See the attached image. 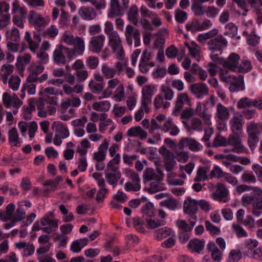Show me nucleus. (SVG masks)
<instances>
[{
    "mask_svg": "<svg viewBox=\"0 0 262 262\" xmlns=\"http://www.w3.org/2000/svg\"><path fill=\"white\" fill-rule=\"evenodd\" d=\"M254 190L256 192L252 194H246L242 198V203L244 206L249 207L252 205V213L256 216L262 214V189L259 187L240 185L236 187V192L242 193L244 192Z\"/></svg>",
    "mask_w": 262,
    "mask_h": 262,
    "instance_id": "f257e3e1",
    "label": "nucleus"
},
{
    "mask_svg": "<svg viewBox=\"0 0 262 262\" xmlns=\"http://www.w3.org/2000/svg\"><path fill=\"white\" fill-rule=\"evenodd\" d=\"M244 121L241 115H234L230 120V128L232 133L238 135L243 130Z\"/></svg>",
    "mask_w": 262,
    "mask_h": 262,
    "instance_id": "a878e982",
    "label": "nucleus"
},
{
    "mask_svg": "<svg viewBox=\"0 0 262 262\" xmlns=\"http://www.w3.org/2000/svg\"><path fill=\"white\" fill-rule=\"evenodd\" d=\"M3 101L4 106L6 108L11 106L18 108L23 104V102L17 95L13 94L10 95L8 93L5 92L3 95Z\"/></svg>",
    "mask_w": 262,
    "mask_h": 262,
    "instance_id": "6ab92c4d",
    "label": "nucleus"
},
{
    "mask_svg": "<svg viewBox=\"0 0 262 262\" xmlns=\"http://www.w3.org/2000/svg\"><path fill=\"white\" fill-rule=\"evenodd\" d=\"M146 221V227L147 228L151 229H155L161 226H164L166 224V222L164 220L158 219L155 217V216L147 219Z\"/></svg>",
    "mask_w": 262,
    "mask_h": 262,
    "instance_id": "09e8293b",
    "label": "nucleus"
},
{
    "mask_svg": "<svg viewBox=\"0 0 262 262\" xmlns=\"http://www.w3.org/2000/svg\"><path fill=\"white\" fill-rule=\"evenodd\" d=\"M240 56L235 53H231L227 59H224L223 67L233 72H237Z\"/></svg>",
    "mask_w": 262,
    "mask_h": 262,
    "instance_id": "5701e85b",
    "label": "nucleus"
},
{
    "mask_svg": "<svg viewBox=\"0 0 262 262\" xmlns=\"http://www.w3.org/2000/svg\"><path fill=\"white\" fill-rule=\"evenodd\" d=\"M99 130L101 133H104L107 127L113 125V122L112 119L108 118L107 115L105 113L100 114L99 115Z\"/></svg>",
    "mask_w": 262,
    "mask_h": 262,
    "instance_id": "a18cd8bd",
    "label": "nucleus"
},
{
    "mask_svg": "<svg viewBox=\"0 0 262 262\" xmlns=\"http://www.w3.org/2000/svg\"><path fill=\"white\" fill-rule=\"evenodd\" d=\"M233 146L229 151L237 154L248 153V150L242 144L238 136H230L227 139V145Z\"/></svg>",
    "mask_w": 262,
    "mask_h": 262,
    "instance_id": "4468645a",
    "label": "nucleus"
},
{
    "mask_svg": "<svg viewBox=\"0 0 262 262\" xmlns=\"http://www.w3.org/2000/svg\"><path fill=\"white\" fill-rule=\"evenodd\" d=\"M91 147V143L89 140L85 138L82 140L76 149L77 152L79 155H86L88 152V149Z\"/></svg>",
    "mask_w": 262,
    "mask_h": 262,
    "instance_id": "680f3d73",
    "label": "nucleus"
},
{
    "mask_svg": "<svg viewBox=\"0 0 262 262\" xmlns=\"http://www.w3.org/2000/svg\"><path fill=\"white\" fill-rule=\"evenodd\" d=\"M29 22L37 29L44 28L47 24L46 19L40 14L34 11L29 12Z\"/></svg>",
    "mask_w": 262,
    "mask_h": 262,
    "instance_id": "4be33fe9",
    "label": "nucleus"
},
{
    "mask_svg": "<svg viewBox=\"0 0 262 262\" xmlns=\"http://www.w3.org/2000/svg\"><path fill=\"white\" fill-rule=\"evenodd\" d=\"M174 233L171 228L164 227L156 230L154 233V237L156 240L161 241L170 236H173Z\"/></svg>",
    "mask_w": 262,
    "mask_h": 262,
    "instance_id": "ea45409f",
    "label": "nucleus"
},
{
    "mask_svg": "<svg viewBox=\"0 0 262 262\" xmlns=\"http://www.w3.org/2000/svg\"><path fill=\"white\" fill-rule=\"evenodd\" d=\"M188 222L189 224H188L185 220H179L177 221L176 224L179 228L181 229V231L191 232L196 224V220L189 218Z\"/></svg>",
    "mask_w": 262,
    "mask_h": 262,
    "instance_id": "37998d69",
    "label": "nucleus"
},
{
    "mask_svg": "<svg viewBox=\"0 0 262 262\" xmlns=\"http://www.w3.org/2000/svg\"><path fill=\"white\" fill-rule=\"evenodd\" d=\"M163 158L164 167L167 171H171L177 164L174 154L164 146H162L159 151Z\"/></svg>",
    "mask_w": 262,
    "mask_h": 262,
    "instance_id": "9b49d317",
    "label": "nucleus"
},
{
    "mask_svg": "<svg viewBox=\"0 0 262 262\" xmlns=\"http://www.w3.org/2000/svg\"><path fill=\"white\" fill-rule=\"evenodd\" d=\"M205 247V241L194 238L189 241L187 245L188 249L192 253L200 254Z\"/></svg>",
    "mask_w": 262,
    "mask_h": 262,
    "instance_id": "7c9ffc66",
    "label": "nucleus"
},
{
    "mask_svg": "<svg viewBox=\"0 0 262 262\" xmlns=\"http://www.w3.org/2000/svg\"><path fill=\"white\" fill-rule=\"evenodd\" d=\"M61 40L67 45L74 46L70 48L75 51V53L78 55H83L85 50V43L81 37H75L73 33L69 31H66L63 34Z\"/></svg>",
    "mask_w": 262,
    "mask_h": 262,
    "instance_id": "20e7f679",
    "label": "nucleus"
},
{
    "mask_svg": "<svg viewBox=\"0 0 262 262\" xmlns=\"http://www.w3.org/2000/svg\"><path fill=\"white\" fill-rule=\"evenodd\" d=\"M105 40V37L103 34L92 37L89 44V51L92 53H99L104 46Z\"/></svg>",
    "mask_w": 262,
    "mask_h": 262,
    "instance_id": "ddd939ff",
    "label": "nucleus"
},
{
    "mask_svg": "<svg viewBox=\"0 0 262 262\" xmlns=\"http://www.w3.org/2000/svg\"><path fill=\"white\" fill-rule=\"evenodd\" d=\"M154 105L156 110L160 108L166 109L170 106V103L165 100V99L162 97V95L158 94L155 98Z\"/></svg>",
    "mask_w": 262,
    "mask_h": 262,
    "instance_id": "6e6d98bb",
    "label": "nucleus"
},
{
    "mask_svg": "<svg viewBox=\"0 0 262 262\" xmlns=\"http://www.w3.org/2000/svg\"><path fill=\"white\" fill-rule=\"evenodd\" d=\"M139 9L135 5L130 6L127 13V19L132 24L137 26L139 23Z\"/></svg>",
    "mask_w": 262,
    "mask_h": 262,
    "instance_id": "a19ab883",
    "label": "nucleus"
},
{
    "mask_svg": "<svg viewBox=\"0 0 262 262\" xmlns=\"http://www.w3.org/2000/svg\"><path fill=\"white\" fill-rule=\"evenodd\" d=\"M54 217L53 212H50L46 214L40 220L41 225L43 226L40 227L38 226L34 225L35 230H41L43 232L47 233H51L57 230L58 226L59 221L58 220L53 219Z\"/></svg>",
    "mask_w": 262,
    "mask_h": 262,
    "instance_id": "0eeeda50",
    "label": "nucleus"
},
{
    "mask_svg": "<svg viewBox=\"0 0 262 262\" xmlns=\"http://www.w3.org/2000/svg\"><path fill=\"white\" fill-rule=\"evenodd\" d=\"M189 52L190 56L196 59L197 60L200 59L201 48L195 42L192 41L188 46Z\"/></svg>",
    "mask_w": 262,
    "mask_h": 262,
    "instance_id": "e2e57ef3",
    "label": "nucleus"
},
{
    "mask_svg": "<svg viewBox=\"0 0 262 262\" xmlns=\"http://www.w3.org/2000/svg\"><path fill=\"white\" fill-rule=\"evenodd\" d=\"M101 71L105 78L108 79L114 78L117 75L115 69L107 63H103L101 65Z\"/></svg>",
    "mask_w": 262,
    "mask_h": 262,
    "instance_id": "8fccbe9b",
    "label": "nucleus"
},
{
    "mask_svg": "<svg viewBox=\"0 0 262 262\" xmlns=\"http://www.w3.org/2000/svg\"><path fill=\"white\" fill-rule=\"evenodd\" d=\"M6 38L8 41L18 42L20 39L18 29L16 28H14L11 30H8L6 32Z\"/></svg>",
    "mask_w": 262,
    "mask_h": 262,
    "instance_id": "bf43d9fd",
    "label": "nucleus"
},
{
    "mask_svg": "<svg viewBox=\"0 0 262 262\" xmlns=\"http://www.w3.org/2000/svg\"><path fill=\"white\" fill-rule=\"evenodd\" d=\"M123 14V10L118 0H111V8L108 14V17L113 18L118 16L122 15Z\"/></svg>",
    "mask_w": 262,
    "mask_h": 262,
    "instance_id": "e433bc0d",
    "label": "nucleus"
},
{
    "mask_svg": "<svg viewBox=\"0 0 262 262\" xmlns=\"http://www.w3.org/2000/svg\"><path fill=\"white\" fill-rule=\"evenodd\" d=\"M113 94L112 98L117 102L121 101L125 96L124 86L118 78L109 79L107 86L103 91V95L105 98L109 97Z\"/></svg>",
    "mask_w": 262,
    "mask_h": 262,
    "instance_id": "7ed1b4c3",
    "label": "nucleus"
},
{
    "mask_svg": "<svg viewBox=\"0 0 262 262\" xmlns=\"http://www.w3.org/2000/svg\"><path fill=\"white\" fill-rule=\"evenodd\" d=\"M12 13L14 14H19L25 16L27 10L25 6H21L18 0H14L12 4Z\"/></svg>",
    "mask_w": 262,
    "mask_h": 262,
    "instance_id": "13d9d810",
    "label": "nucleus"
},
{
    "mask_svg": "<svg viewBox=\"0 0 262 262\" xmlns=\"http://www.w3.org/2000/svg\"><path fill=\"white\" fill-rule=\"evenodd\" d=\"M230 81V82H226L230 84L229 89L230 92H235L243 91L245 89L243 77L242 76L240 75L238 78L233 76L231 77Z\"/></svg>",
    "mask_w": 262,
    "mask_h": 262,
    "instance_id": "c85d7f7f",
    "label": "nucleus"
},
{
    "mask_svg": "<svg viewBox=\"0 0 262 262\" xmlns=\"http://www.w3.org/2000/svg\"><path fill=\"white\" fill-rule=\"evenodd\" d=\"M190 91L197 98H202L209 93V89L207 85L203 83H196L190 85Z\"/></svg>",
    "mask_w": 262,
    "mask_h": 262,
    "instance_id": "393cba45",
    "label": "nucleus"
},
{
    "mask_svg": "<svg viewBox=\"0 0 262 262\" xmlns=\"http://www.w3.org/2000/svg\"><path fill=\"white\" fill-rule=\"evenodd\" d=\"M8 140L12 146H20L19 135L15 127H13L8 131Z\"/></svg>",
    "mask_w": 262,
    "mask_h": 262,
    "instance_id": "49530a36",
    "label": "nucleus"
},
{
    "mask_svg": "<svg viewBox=\"0 0 262 262\" xmlns=\"http://www.w3.org/2000/svg\"><path fill=\"white\" fill-rule=\"evenodd\" d=\"M126 135L129 137H138L141 140H145L147 137V133L140 126H136L129 128Z\"/></svg>",
    "mask_w": 262,
    "mask_h": 262,
    "instance_id": "473e14b6",
    "label": "nucleus"
},
{
    "mask_svg": "<svg viewBox=\"0 0 262 262\" xmlns=\"http://www.w3.org/2000/svg\"><path fill=\"white\" fill-rule=\"evenodd\" d=\"M198 201L191 199H188L184 201L183 204L184 212L186 214L190 215V218L196 220L197 217L195 214L198 212Z\"/></svg>",
    "mask_w": 262,
    "mask_h": 262,
    "instance_id": "f3484780",
    "label": "nucleus"
},
{
    "mask_svg": "<svg viewBox=\"0 0 262 262\" xmlns=\"http://www.w3.org/2000/svg\"><path fill=\"white\" fill-rule=\"evenodd\" d=\"M216 191L213 193L214 199L220 202H226L228 201V190L225 185L222 183H219L216 186Z\"/></svg>",
    "mask_w": 262,
    "mask_h": 262,
    "instance_id": "cd10ccee",
    "label": "nucleus"
},
{
    "mask_svg": "<svg viewBox=\"0 0 262 262\" xmlns=\"http://www.w3.org/2000/svg\"><path fill=\"white\" fill-rule=\"evenodd\" d=\"M246 132L247 135L260 136L262 133V125L250 121L246 124Z\"/></svg>",
    "mask_w": 262,
    "mask_h": 262,
    "instance_id": "58836bf2",
    "label": "nucleus"
},
{
    "mask_svg": "<svg viewBox=\"0 0 262 262\" xmlns=\"http://www.w3.org/2000/svg\"><path fill=\"white\" fill-rule=\"evenodd\" d=\"M184 104H190V98L187 93H180L177 95L172 114L174 116H178Z\"/></svg>",
    "mask_w": 262,
    "mask_h": 262,
    "instance_id": "412c9836",
    "label": "nucleus"
},
{
    "mask_svg": "<svg viewBox=\"0 0 262 262\" xmlns=\"http://www.w3.org/2000/svg\"><path fill=\"white\" fill-rule=\"evenodd\" d=\"M228 43L226 39L222 35H218L212 38L207 42L208 48L213 53L219 52L221 54Z\"/></svg>",
    "mask_w": 262,
    "mask_h": 262,
    "instance_id": "6e6552de",
    "label": "nucleus"
},
{
    "mask_svg": "<svg viewBox=\"0 0 262 262\" xmlns=\"http://www.w3.org/2000/svg\"><path fill=\"white\" fill-rule=\"evenodd\" d=\"M124 35L127 44L132 46L133 38L135 40V46L138 47L140 44V32L139 30L131 25H127L126 27Z\"/></svg>",
    "mask_w": 262,
    "mask_h": 262,
    "instance_id": "1a4fd4ad",
    "label": "nucleus"
},
{
    "mask_svg": "<svg viewBox=\"0 0 262 262\" xmlns=\"http://www.w3.org/2000/svg\"><path fill=\"white\" fill-rule=\"evenodd\" d=\"M230 117V112L228 108L219 103L216 105L215 117L218 121H226Z\"/></svg>",
    "mask_w": 262,
    "mask_h": 262,
    "instance_id": "2f4dec72",
    "label": "nucleus"
},
{
    "mask_svg": "<svg viewBox=\"0 0 262 262\" xmlns=\"http://www.w3.org/2000/svg\"><path fill=\"white\" fill-rule=\"evenodd\" d=\"M104 32L107 36L108 45L112 51L116 54L118 59H122L124 55V50L121 38L115 30L113 23L107 21L104 24Z\"/></svg>",
    "mask_w": 262,
    "mask_h": 262,
    "instance_id": "f03ea898",
    "label": "nucleus"
},
{
    "mask_svg": "<svg viewBox=\"0 0 262 262\" xmlns=\"http://www.w3.org/2000/svg\"><path fill=\"white\" fill-rule=\"evenodd\" d=\"M155 91V87L151 85H145L142 90V108L148 113L149 112V105L151 103V98Z\"/></svg>",
    "mask_w": 262,
    "mask_h": 262,
    "instance_id": "9d476101",
    "label": "nucleus"
},
{
    "mask_svg": "<svg viewBox=\"0 0 262 262\" xmlns=\"http://www.w3.org/2000/svg\"><path fill=\"white\" fill-rule=\"evenodd\" d=\"M24 39L28 43L29 49L32 52L35 53L37 50L41 41L40 34L38 32H35L33 34V37L32 38L30 32L27 31L25 32Z\"/></svg>",
    "mask_w": 262,
    "mask_h": 262,
    "instance_id": "aec40b11",
    "label": "nucleus"
},
{
    "mask_svg": "<svg viewBox=\"0 0 262 262\" xmlns=\"http://www.w3.org/2000/svg\"><path fill=\"white\" fill-rule=\"evenodd\" d=\"M188 147L193 151H198L203 148V145L195 139L190 137L182 138L179 142V148L183 149Z\"/></svg>",
    "mask_w": 262,
    "mask_h": 262,
    "instance_id": "2eb2a0df",
    "label": "nucleus"
},
{
    "mask_svg": "<svg viewBox=\"0 0 262 262\" xmlns=\"http://www.w3.org/2000/svg\"><path fill=\"white\" fill-rule=\"evenodd\" d=\"M14 246L16 249L19 250L23 249V255L24 256H31L34 253L35 251L34 246L32 243L30 242H18L15 243Z\"/></svg>",
    "mask_w": 262,
    "mask_h": 262,
    "instance_id": "72a5a7b5",
    "label": "nucleus"
},
{
    "mask_svg": "<svg viewBox=\"0 0 262 262\" xmlns=\"http://www.w3.org/2000/svg\"><path fill=\"white\" fill-rule=\"evenodd\" d=\"M151 53L147 50L143 51L141 55L139 68L141 72L142 73H147L150 68L155 66V63L150 61Z\"/></svg>",
    "mask_w": 262,
    "mask_h": 262,
    "instance_id": "f8f14e48",
    "label": "nucleus"
},
{
    "mask_svg": "<svg viewBox=\"0 0 262 262\" xmlns=\"http://www.w3.org/2000/svg\"><path fill=\"white\" fill-rule=\"evenodd\" d=\"M119 159L115 158L110 160L107 164L104 171L105 178L106 182L114 188L117 184L118 181L121 178V172L116 165L119 164Z\"/></svg>",
    "mask_w": 262,
    "mask_h": 262,
    "instance_id": "39448f33",
    "label": "nucleus"
},
{
    "mask_svg": "<svg viewBox=\"0 0 262 262\" xmlns=\"http://www.w3.org/2000/svg\"><path fill=\"white\" fill-rule=\"evenodd\" d=\"M202 11L203 13H202L201 14H200L198 12H195V13H194V14L195 16H202L206 14L208 17L214 18L215 17L218 15L220 10L217 8L213 6H204L203 7Z\"/></svg>",
    "mask_w": 262,
    "mask_h": 262,
    "instance_id": "c03bdc74",
    "label": "nucleus"
},
{
    "mask_svg": "<svg viewBox=\"0 0 262 262\" xmlns=\"http://www.w3.org/2000/svg\"><path fill=\"white\" fill-rule=\"evenodd\" d=\"M258 242L254 239H247L241 247L242 252L244 255L250 256L253 252V251L258 247Z\"/></svg>",
    "mask_w": 262,
    "mask_h": 262,
    "instance_id": "bb28decb",
    "label": "nucleus"
},
{
    "mask_svg": "<svg viewBox=\"0 0 262 262\" xmlns=\"http://www.w3.org/2000/svg\"><path fill=\"white\" fill-rule=\"evenodd\" d=\"M88 243V239L86 238L74 241L71 245L70 249L73 252L78 253L85 246L87 245Z\"/></svg>",
    "mask_w": 262,
    "mask_h": 262,
    "instance_id": "3c124183",
    "label": "nucleus"
},
{
    "mask_svg": "<svg viewBox=\"0 0 262 262\" xmlns=\"http://www.w3.org/2000/svg\"><path fill=\"white\" fill-rule=\"evenodd\" d=\"M77 55L75 53L74 50L60 45L54 50L53 54V59L54 62L57 64L64 65L67 63L66 56L69 60H71L75 58Z\"/></svg>",
    "mask_w": 262,
    "mask_h": 262,
    "instance_id": "423d86ee",
    "label": "nucleus"
},
{
    "mask_svg": "<svg viewBox=\"0 0 262 262\" xmlns=\"http://www.w3.org/2000/svg\"><path fill=\"white\" fill-rule=\"evenodd\" d=\"M31 60V56L29 53L19 55L17 57L16 67L18 70V74L21 76H23L25 67L30 62Z\"/></svg>",
    "mask_w": 262,
    "mask_h": 262,
    "instance_id": "b1692460",
    "label": "nucleus"
},
{
    "mask_svg": "<svg viewBox=\"0 0 262 262\" xmlns=\"http://www.w3.org/2000/svg\"><path fill=\"white\" fill-rule=\"evenodd\" d=\"M14 67L10 64H4L1 67L0 72V80L4 84H6L9 76L13 73Z\"/></svg>",
    "mask_w": 262,
    "mask_h": 262,
    "instance_id": "4c0bfd02",
    "label": "nucleus"
},
{
    "mask_svg": "<svg viewBox=\"0 0 262 262\" xmlns=\"http://www.w3.org/2000/svg\"><path fill=\"white\" fill-rule=\"evenodd\" d=\"M141 212L145 220L154 216L155 214V209L153 204L150 202L146 203L142 207Z\"/></svg>",
    "mask_w": 262,
    "mask_h": 262,
    "instance_id": "de8ad7c7",
    "label": "nucleus"
},
{
    "mask_svg": "<svg viewBox=\"0 0 262 262\" xmlns=\"http://www.w3.org/2000/svg\"><path fill=\"white\" fill-rule=\"evenodd\" d=\"M207 248L210 252L212 258L214 261H220L222 259L223 250L219 249L215 243L209 242L207 246Z\"/></svg>",
    "mask_w": 262,
    "mask_h": 262,
    "instance_id": "c9c22d12",
    "label": "nucleus"
},
{
    "mask_svg": "<svg viewBox=\"0 0 262 262\" xmlns=\"http://www.w3.org/2000/svg\"><path fill=\"white\" fill-rule=\"evenodd\" d=\"M209 0H191L192 4L191 9L193 13H203L202 8L204 6L202 4L209 2Z\"/></svg>",
    "mask_w": 262,
    "mask_h": 262,
    "instance_id": "69168bd1",
    "label": "nucleus"
},
{
    "mask_svg": "<svg viewBox=\"0 0 262 262\" xmlns=\"http://www.w3.org/2000/svg\"><path fill=\"white\" fill-rule=\"evenodd\" d=\"M46 101L42 98H39L37 101L36 107L38 112V116L40 117H46L47 112L46 111Z\"/></svg>",
    "mask_w": 262,
    "mask_h": 262,
    "instance_id": "774afa93",
    "label": "nucleus"
},
{
    "mask_svg": "<svg viewBox=\"0 0 262 262\" xmlns=\"http://www.w3.org/2000/svg\"><path fill=\"white\" fill-rule=\"evenodd\" d=\"M111 105L109 101L104 100L94 102L92 105V108L98 112H106L110 110Z\"/></svg>",
    "mask_w": 262,
    "mask_h": 262,
    "instance_id": "5fc2aeb1",
    "label": "nucleus"
},
{
    "mask_svg": "<svg viewBox=\"0 0 262 262\" xmlns=\"http://www.w3.org/2000/svg\"><path fill=\"white\" fill-rule=\"evenodd\" d=\"M109 141L104 139L98 147V150L92 155V159L95 161H104L106 157Z\"/></svg>",
    "mask_w": 262,
    "mask_h": 262,
    "instance_id": "a211bd4d",
    "label": "nucleus"
},
{
    "mask_svg": "<svg viewBox=\"0 0 262 262\" xmlns=\"http://www.w3.org/2000/svg\"><path fill=\"white\" fill-rule=\"evenodd\" d=\"M115 54L116 58L119 60L116 62L115 68H114L116 71V74L118 76H120L122 74L125 69L127 66V59L125 58V54L122 59H118Z\"/></svg>",
    "mask_w": 262,
    "mask_h": 262,
    "instance_id": "864d4df0",
    "label": "nucleus"
},
{
    "mask_svg": "<svg viewBox=\"0 0 262 262\" xmlns=\"http://www.w3.org/2000/svg\"><path fill=\"white\" fill-rule=\"evenodd\" d=\"M27 92L29 95H33L36 92V84L26 82L24 83L19 94L20 97L24 99L25 97V92Z\"/></svg>",
    "mask_w": 262,
    "mask_h": 262,
    "instance_id": "603ef678",
    "label": "nucleus"
},
{
    "mask_svg": "<svg viewBox=\"0 0 262 262\" xmlns=\"http://www.w3.org/2000/svg\"><path fill=\"white\" fill-rule=\"evenodd\" d=\"M78 14L85 20H93L97 16L96 11L93 8L88 6L81 7L78 10Z\"/></svg>",
    "mask_w": 262,
    "mask_h": 262,
    "instance_id": "c756f323",
    "label": "nucleus"
},
{
    "mask_svg": "<svg viewBox=\"0 0 262 262\" xmlns=\"http://www.w3.org/2000/svg\"><path fill=\"white\" fill-rule=\"evenodd\" d=\"M186 127L188 132L196 131L201 132L203 129V124L202 121L198 117L192 118L188 124L186 125Z\"/></svg>",
    "mask_w": 262,
    "mask_h": 262,
    "instance_id": "79ce46f5",
    "label": "nucleus"
},
{
    "mask_svg": "<svg viewBox=\"0 0 262 262\" xmlns=\"http://www.w3.org/2000/svg\"><path fill=\"white\" fill-rule=\"evenodd\" d=\"M164 174L159 169L155 170L151 168H147L143 173V180L144 183L156 180H163Z\"/></svg>",
    "mask_w": 262,
    "mask_h": 262,
    "instance_id": "dca6fc26",
    "label": "nucleus"
},
{
    "mask_svg": "<svg viewBox=\"0 0 262 262\" xmlns=\"http://www.w3.org/2000/svg\"><path fill=\"white\" fill-rule=\"evenodd\" d=\"M226 31L224 34L230 37H235L237 32V27L232 23L227 24L225 26Z\"/></svg>",
    "mask_w": 262,
    "mask_h": 262,
    "instance_id": "338daca9",
    "label": "nucleus"
},
{
    "mask_svg": "<svg viewBox=\"0 0 262 262\" xmlns=\"http://www.w3.org/2000/svg\"><path fill=\"white\" fill-rule=\"evenodd\" d=\"M219 33L217 29H213L208 32L200 34L197 37V40L200 43L204 44L206 41L215 36Z\"/></svg>",
    "mask_w": 262,
    "mask_h": 262,
    "instance_id": "4d7b16f0",
    "label": "nucleus"
},
{
    "mask_svg": "<svg viewBox=\"0 0 262 262\" xmlns=\"http://www.w3.org/2000/svg\"><path fill=\"white\" fill-rule=\"evenodd\" d=\"M159 95L167 101L171 100L174 97L173 91L169 86L163 85L161 87V93Z\"/></svg>",
    "mask_w": 262,
    "mask_h": 262,
    "instance_id": "052dcab7",
    "label": "nucleus"
},
{
    "mask_svg": "<svg viewBox=\"0 0 262 262\" xmlns=\"http://www.w3.org/2000/svg\"><path fill=\"white\" fill-rule=\"evenodd\" d=\"M162 131L165 133L169 132L171 136H177L180 133V129L173 123L171 119H168L165 121L162 125Z\"/></svg>",
    "mask_w": 262,
    "mask_h": 262,
    "instance_id": "f704fd0d",
    "label": "nucleus"
},
{
    "mask_svg": "<svg viewBox=\"0 0 262 262\" xmlns=\"http://www.w3.org/2000/svg\"><path fill=\"white\" fill-rule=\"evenodd\" d=\"M163 180H156L152 181L150 184L149 190L151 193H156L158 191H162L165 189V185L162 182Z\"/></svg>",
    "mask_w": 262,
    "mask_h": 262,
    "instance_id": "0e129e2a",
    "label": "nucleus"
}]
</instances>
